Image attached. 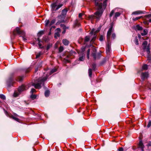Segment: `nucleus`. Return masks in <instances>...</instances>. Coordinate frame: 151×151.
<instances>
[{
  "instance_id": "29",
  "label": "nucleus",
  "mask_w": 151,
  "mask_h": 151,
  "mask_svg": "<svg viewBox=\"0 0 151 151\" xmlns=\"http://www.w3.org/2000/svg\"><path fill=\"white\" fill-rule=\"evenodd\" d=\"M142 17V16H140L139 17H136V18H133V20L134 21H136L138 19H141Z\"/></svg>"
},
{
  "instance_id": "21",
  "label": "nucleus",
  "mask_w": 151,
  "mask_h": 151,
  "mask_svg": "<svg viewBox=\"0 0 151 151\" xmlns=\"http://www.w3.org/2000/svg\"><path fill=\"white\" fill-rule=\"evenodd\" d=\"M37 40L38 41V44L40 48H42L43 47L42 46V45L40 43L41 40H40L39 38H37Z\"/></svg>"
},
{
  "instance_id": "35",
  "label": "nucleus",
  "mask_w": 151,
  "mask_h": 151,
  "mask_svg": "<svg viewBox=\"0 0 151 151\" xmlns=\"http://www.w3.org/2000/svg\"><path fill=\"white\" fill-rule=\"evenodd\" d=\"M90 50L89 49H88L87 52V57L88 59L89 58V54L90 52Z\"/></svg>"
},
{
  "instance_id": "46",
  "label": "nucleus",
  "mask_w": 151,
  "mask_h": 151,
  "mask_svg": "<svg viewBox=\"0 0 151 151\" xmlns=\"http://www.w3.org/2000/svg\"><path fill=\"white\" fill-rule=\"evenodd\" d=\"M51 46L50 45H48L46 48L47 50H48Z\"/></svg>"
},
{
  "instance_id": "23",
  "label": "nucleus",
  "mask_w": 151,
  "mask_h": 151,
  "mask_svg": "<svg viewBox=\"0 0 151 151\" xmlns=\"http://www.w3.org/2000/svg\"><path fill=\"white\" fill-rule=\"evenodd\" d=\"M37 96L36 95L31 94L30 96V98L33 100L35 99L36 98Z\"/></svg>"
},
{
  "instance_id": "22",
  "label": "nucleus",
  "mask_w": 151,
  "mask_h": 151,
  "mask_svg": "<svg viewBox=\"0 0 151 151\" xmlns=\"http://www.w3.org/2000/svg\"><path fill=\"white\" fill-rule=\"evenodd\" d=\"M115 10H116V9H115L113 10H112L111 11V12L109 14V15L110 17H112L113 16V14L114 13V12H115Z\"/></svg>"
},
{
  "instance_id": "45",
  "label": "nucleus",
  "mask_w": 151,
  "mask_h": 151,
  "mask_svg": "<svg viewBox=\"0 0 151 151\" xmlns=\"http://www.w3.org/2000/svg\"><path fill=\"white\" fill-rule=\"evenodd\" d=\"M111 37L113 39H114L116 37L115 34L114 33L112 35Z\"/></svg>"
},
{
  "instance_id": "57",
  "label": "nucleus",
  "mask_w": 151,
  "mask_h": 151,
  "mask_svg": "<svg viewBox=\"0 0 151 151\" xmlns=\"http://www.w3.org/2000/svg\"><path fill=\"white\" fill-rule=\"evenodd\" d=\"M148 21L149 22H151V19H150Z\"/></svg>"
},
{
  "instance_id": "12",
  "label": "nucleus",
  "mask_w": 151,
  "mask_h": 151,
  "mask_svg": "<svg viewBox=\"0 0 151 151\" xmlns=\"http://www.w3.org/2000/svg\"><path fill=\"white\" fill-rule=\"evenodd\" d=\"M138 147L139 148H141L142 151H144V146L142 140L139 141L138 145Z\"/></svg>"
},
{
  "instance_id": "52",
  "label": "nucleus",
  "mask_w": 151,
  "mask_h": 151,
  "mask_svg": "<svg viewBox=\"0 0 151 151\" xmlns=\"http://www.w3.org/2000/svg\"><path fill=\"white\" fill-rule=\"evenodd\" d=\"M147 146H151V142H149L148 145H147Z\"/></svg>"
},
{
  "instance_id": "19",
  "label": "nucleus",
  "mask_w": 151,
  "mask_h": 151,
  "mask_svg": "<svg viewBox=\"0 0 151 151\" xmlns=\"http://www.w3.org/2000/svg\"><path fill=\"white\" fill-rule=\"evenodd\" d=\"M50 91L48 90H46L45 92V95L46 97H48L50 95Z\"/></svg>"
},
{
  "instance_id": "38",
  "label": "nucleus",
  "mask_w": 151,
  "mask_h": 151,
  "mask_svg": "<svg viewBox=\"0 0 151 151\" xmlns=\"http://www.w3.org/2000/svg\"><path fill=\"white\" fill-rule=\"evenodd\" d=\"M60 36L59 33V32H55V37H59Z\"/></svg>"
},
{
  "instance_id": "17",
  "label": "nucleus",
  "mask_w": 151,
  "mask_h": 151,
  "mask_svg": "<svg viewBox=\"0 0 151 151\" xmlns=\"http://www.w3.org/2000/svg\"><path fill=\"white\" fill-rule=\"evenodd\" d=\"M121 12H116L114 14V18L116 19L117 17L121 15Z\"/></svg>"
},
{
  "instance_id": "9",
  "label": "nucleus",
  "mask_w": 151,
  "mask_h": 151,
  "mask_svg": "<svg viewBox=\"0 0 151 151\" xmlns=\"http://www.w3.org/2000/svg\"><path fill=\"white\" fill-rule=\"evenodd\" d=\"M68 12V10L67 8H65L62 10V11L61 15L58 17V18L59 19H60L61 17H63V18H64V17L66 15L67 13Z\"/></svg>"
},
{
  "instance_id": "53",
  "label": "nucleus",
  "mask_w": 151,
  "mask_h": 151,
  "mask_svg": "<svg viewBox=\"0 0 151 151\" xmlns=\"http://www.w3.org/2000/svg\"><path fill=\"white\" fill-rule=\"evenodd\" d=\"M43 40H45V42H46L47 41V39L46 37H44L43 38Z\"/></svg>"
},
{
  "instance_id": "42",
  "label": "nucleus",
  "mask_w": 151,
  "mask_h": 151,
  "mask_svg": "<svg viewBox=\"0 0 151 151\" xmlns=\"http://www.w3.org/2000/svg\"><path fill=\"white\" fill-rule=\"evenodd\" d=\"M35 88L37 89H40L41 87V86H34Z\"/></svg>"
},
{
  "instance_id": "41",
  "label": "nucleus",
  "mask_w": 151,
  "mask_h": 151,
  "mask_svg": "<svg viewBox=\"0 0 151 151\" xmlns=\"http://www.w3.org/2000/svg\"><path fill=\"white\" fill-rule=\"evenodd\" d=\"M135 44H136V45H138L139 44L138 40L137 37H136L135 39Z\"/></svg>"
},
{
  "instance_id": "48",
  "label": "nucleus",
  "mask_w": 151,
  "mask_h": 151,
  "mask_svg": "<svg viewBox=\"0 0 151 151\" xmlns=\"http://www.w3.org/2000/svg\"><path fill=\"white\" fill-rule=\"evenodd\" d=\"M83 15V13H80L79 14V18H81L82 17V15Z\"/></svg>"
},
{
  "instance_id": "56",
  "label": "nucleus",
  "mask_w": 151,
  "mask_h": 151,
  "mask_svg": "<svg viewBox=\"0 0 151 151\" xmlns=\"http://www.w3.org/2000/svg\"><path fill=\"white\" fill-rule=\"evenodd\" d=\"M65 32V30H64L63 32V33H64Z\"/></svg>"
},
{
  "instance_id": "43",
  "label": "nucleus",
  "mask_w": 151,
  "mask_h": 151,
  "mask_svg": "<svg viewBox=\"0 0 151 151\" xmlns=\"http://www.w3.org/2000/svg\"><path fill=\"white\" fill-rule=\"evenodd\" d=\"M151 126V121H149V122L148 123V124L147 126V127L148 128L150 127V126Z\"/></svg>"
},
{
  "instance_id": "28",
  "label": "nucleus",
  "mask_w": 151,
  "mask_h": 151,
  "mask_svg": "<svg viewBox=\"0 0 151 151\" xmlns=\"http://www.w3.org/2000/svg\"><path fill=\"white\" fill-rule=\"evenodd\" d=\"M147 34V32L145 29H144L143 32L141 33L142 36H144L146 35Z\"/></svg>"
},
{
  "instance_id": "40",
  "label": "nucleus",
  "mask_w": 151,
  "mask_h": 151,
  "mask_svg": "<svg viewBox=\"0 0 151 151\" xmlns=\"http://www.w3.org/2000/svg\"><path fill=\"white\" fill-rule=\"evenodd\" d=\"M85 40L86 42L88 41L89 40V37L88 36H86Z\"/></svg>"
},
{
  "instance_id": "2",
  "label": "nucleus",
  "mask_w": 151,
  "mask_h": 151,
  "mask_svg": "<svg viewBox=\"0 0 151 151\" xmlns=\"http://www.w3.org/2000/svg\"><path fill=\"white\" fill-rule=\"evenodd\" d=\"M57 70V69L55 68L52 69L49 74L45 73L44 76L39 78L37 81L35 83H33L31 85H41V84L43 85L49 76L56 72Z\"/></svg>"
},
{
  "instance_id": "39",
  "label": "nucleus",
  "mask_w": 151,
  "mask_h": 151,
  "mask_svg": "<svg viewBox=\"0 0 151 151\" xmlns=\"http://www.w3.org/2000/svg\"><path fill=\"white\" fill-rule=\"evenodd\" d=\"M12 86H7L6 88L9 91H10L11 90Z\"/></svg>"
},
{
  "instance_id": "62",
  "label": "nucleus",
  "mask_w": 151,
  "mask_h": 151,
  "mask_svg": "<svg viewBox=\"0 0 151 151\" xmlns=\"http://www.w3.org/2000/svg\"><path fill=\"white\" fill-rule=\"evenodd\" d=\"M28 71H28V70H27L26 71V72L27 73V72H28Z\"/></svg>"
},
{
  "instance_id": "30",
  "label": "nucleus",
  "mask_w": 151,
  "mask_h": 151,
  "mask_svg": "<svg viewBox=\"0 0 151 151\" xmlns=\"http://www.w3.org/2000/svg\"><path fill=\"white\" fill-rule=\"evenodd\" d=\"M63 50V47L62 46H61L59 47V51L60 52H61Z\"/></svg>"
},
{
  "instance_id": "8",
  "label": "nucleus",
  "mask_w": 151,
  "mask_h": 151,
  "mask_svg": "<svg viewBox=\"0 0 151 151\" xmlns=\"http://www.w3.org/2000/svg\"><path fill=\"white\" fill-rule=\"evenodd\" d=\"M98 31L95 30L94 29H93L90 32L91 35H93V37L92 39H91V42L92 43L96 39V34L98 32Z\"/></svg>"
},
{
  "instance_id": "61",
  "label": "nucleus",
  "mask_w": 151,
  "mask_h": 151,
  "mask_svg": "<svg viewBox=\"0 0 151 151\" xmlns=\"http://www.w3.org/2000/svg\"><path fill=\"white\" fill-rule=\"evenodd\" d=\"M7 113H8L6 111V114Z\"/></svg>"
},
{
  "instance_id": "6",
  "label": "nucleus",
  "mask_w": 151,
  "mask_h": 151,
  "mask_svg": "<svg viewBox=\"0 0 151 151\" xmlns=\"http://www.w3.org/2000/svg\"><path fill=\"white\" fill-rule=\"evenodd\" d=\"M63 6L62 4L57 5V2H55L51 4V10L52 12L58 10Z\"/></svg>"
},
{
  "instance_id": "4",
  "label": "nucleus",
  "mask_w": 151,
  "mask_h": 151,
  "mask_svg": "<svg viewBox=\"0 0 151 151\" xmlns=\"http://www.w3.org/2000/svg\"><path fill=\"white\" fill-rule=\"evenodd\" d=\"M85 48L82 47L81 50L78 52L79 54V60L81 61H83L85 58V53L84 52Z\"/></svg>"
},
{
  "instance_id": "51",
  "label": "nucleus",
  "mask_w": 151,
  "mask_h": 151,
  "mask_svg": "<svg viewBox=\"0 0 151 151\" xmlns=\"http://www.w3.org/2000/svg\"><path fill=\"white\" fill-rule=\"evenodd\" d=\"M146 17H151V14H149L147 15L146 16Z\"/></svg>"
},
{
  "instance_id": "14",
  "label": "nucleus",
  "mask_w": 151,
  "mask_h": 151,
  "mask_svg": "<svg viewBox=\"0 0 151 151\" xmlns=\"http://www.w3.org/2000/svg\"><path fill=\"white\" fill-rule=\"evenodd\" d=\"M145 12L142 11H137L132 12V14L138 15L141 14H144Z\"/></svg>"
},
{
  "instance_id": "47",
  "label": "nucleus",
  "mask_w": 151,
  "mask_h": 151,
  "mask_svg": "<svg viewBox=\"0 0 151 151\" xmlns=\"http://www.w3.org/2000/svg\"><path fill=\"white\" fill-rule=\"evenodd\" d=\"M40 55L41 54L40 53L37 55L36 56V58H39L40 56Z\"/></svg>"
},
{
  "instance_id": "33",
  "label": "nucleus",
  "mask_w": 151,
  "mask_h": 151,
  "mask_svg": "<svg viewBox=\"0 0 151 151\" xmlns=\"http://www.w3.org/2000/svg\"><path fill=\"white\" fill-rule=\"evenodd\" d=\"M0 98L3 100H4L6 99L5 96L4 95L2 94H0Z\"/></svg>"
},
{
  "instance_id": "63",
  "label": "nucleus",
  "mask_w": 151,
  "mask_h": 151,
  "mask_svg": "<svg viewBox=\"0 0 151 151\" xmlns=\"http://www.w3.org/2000/svg\"><path fill=\"white\" fill-rule=\"evenodd\" d=\"M51 28H50V31H51Z\"/></svg>"
},
{
  "instance_id": "55",
  "label": "nucleus",
  "mask_w": 151,
  "mask_h": 151,
  "mask_svg": "<svg viewBox=\"0 0 151 151\" xmlns=\"http://www.w3.org/2000/svg\"><path fill=\"white\" fill-rule=\"evenodd\" d=\"M56 30H58V31L60 32V29L59 28H57Z\"/></svg>"
},
{
  "instance_id": "27",
  "label": "nucleus",
  "mask_w": 151,
  "mask_h": 151,
  "mask_svg": "<svg viewBox=\"0 0 151 151\" xmlns=\"http://www.w3.org/2000/svg\"><path fill=\"white\" fill-rule=\"evenodd\" d=\"M44 34V31H41L39 32L37 34V35L38 37L41 36L42 35Z\"/></svg>"
},
{
  "instance_id": "25",
  "label": "nucleus",
  "mask_w": 151,
  "mask_h": 151,
  "mask_svg": "<svg viewBox=\"0 0 151 151\" xmlns=\"http://www.w3.org/2000/svg\"><path fill=\"white\" fill-rule=\"evenodd\" d=\"M10 117L11 118H12L14 119V120H15V121L18 122L19 120V119L18 118H16V117H14V116L13 115H12L10 116Z\"/></svg>"
},
{
  "instance_id": "15",
  "label": "nucleus",
  "mask_w": 151,
  "mask_h": 151,
  "mask_svg": "<svg viewBox=\"0 0 151 151\" xmlns=\"http://www.w3.org/2000/svg\"><path fill=\"white\" fill-rule=\"evenodd\" d=\"M147 42L146 41H145L143 42L142 43V48L143 50H145L147 48Z\"/></svg>"
},
{
  "instance_id": "18",
  "label": "nucleus",
  "mask_w": 151,
  "mask_h": 151,
  "mask_svg": "<svg viewBox=\"0 0 151 151\" xmlns=\"http://www.w3.org/2000/svg\"><path fill=\"white\" fill-rule=\"evenodd\" d=\"M93 47V52L92 53V55L93 56V57L95 59L96 58V49L95 47Z\"/></svg>"
},
{
  "instance_id": "16",
  "label": "nucleus",
  "mask_w": 151,
  "mask_h": 151,
  "mask_svg": "<svg viewBox=\"0 0 151 151\" xmlns=\"http://www.w3.org/2000/svg\"><path fill=\"white\" fill-rule=\"evenodd\" d=\"M63 43L65 45H68L69 43V41L66 39L63 40Z\"/></svg>"
},
{
  "instance_id": "11",
  "label": "nucleus",
  "mask_w": 151,
  "mask_h": 151,
  "mask_svg": "<svg viewBox=\"0 0 151 151\" xmlns=\"http://www.w3.org/2000/svg\"><path fill=\"white\" fill-rule=\"evenodd\" d=\"M148 77V73L145 72L142 73L141 78L143 80H144L145 78H147Z\"/></svg>"
},
{
  "instance_id": "37",
  "label": "nucleus",
  "mask_w": 151,
  "mask_h": 151,
  "mask_svg": "<svg viewBox=\"0 0 151 151\" xmlns=\"http://www.w3.org/2000/svg\"><path fill=\"white\" fill-rule=\"evenodd\" d=\"M80 23L78 22V20H76L75 22V24L76 26H79L80 25Z\"/></svg>"
},
{
  "instance_id": "24",
  "label": "nucleus",
  "mask_w": 151,
  "mask_h": 151,
  "mask_svg": "<svg viewBox=\"0 0 151 151\" xmlns=\"http://www.w3.org/2000/svg\"><path fill=\"white\" fill-rule=\"evenodd\" d=\"M45 26H50V22L49 20H46L45 22Z\"/></svg>"
},
{
  "instance_id": "58",
  "label": "nucleus",
  "mask_w": 151,
  "mask_h": 151,
  "mask_svg": "<svg viewBox=\"0 0 151 151\" xmlns=\"http://www.w3.org/2000/svg\"><path fill=\"white\" fill-rule=\"evenodd\" d=\"M66 60V61H67V62H69V60Z\"/></svg>"
},
{
  "instance_id": "10",
  "label": "nucleus",
  "mask_w": 151,
  "mask_h": 151,
  "mask_svg": "<svg viewBox=\"0 0 151 151\" xmlns=\"http://www.w3.org/2000/svg\"><path fill=\"white\" fill-rule=\"evenodd\" d=\"M15 31L19 35H21L24 36L25 35L24 32L22 30H21L18 27L16 28Z\"/></svg>"
},
{
  "instance_id": "32",
  "label": "nucleus",
  "mask_w": 151,
  "mask_h": 151,
  "mask_svg": "<svg viewBox=\"0 0 151 151\" xmlns=\"http://www.w3.org/2000/svg\"><path fill=\"white\" fill-rule=\"evenodd\" d=\"M89 72V75L90 77H91L92 76V69L91 68H90L88 70Z\"/></svg>"
},
{
  "instance_id": "20",
  "label": "nucleus",
  "mask_w": 151,
  "mask_h": 151,
  "mask_svg": "<svg viewBox=\"0 0 151 151\" xmlns=\"http://www.w3.org/2000/svg\"><path fill=\"white\" fill-rule=\"evenodd\" d=\"M143 29L142 28L140 27L139 24L137 25L136 26L135 29L138 30H141Z\"/></svg>"
},
{
  "instance_id": "50",
  "label": "nucleus",
  "mask_w": 151,
  "mask_h": 151,
  "mask_svg": "<svg viewBox=\"0 0 151 151\" xmlns=\"http://www.w3.org/2000/svg\"><path fill=\"white\" fill-rule=\"evenodd\" d=\"M144 23L145 24L147 25H148L149 24V23L148 21L144 22Z\"/></svg>"
},
{
  "instance_id": "7",
  "label": "nucleus",
  "mask_w": 151,
  "mask_h": 151,
  "mask_svg": "<svg viewBox=\"0 0 151 151\" xmlns=\"http://www.w3.org/2000/svg\"><path fill=\"white\" fill-rule=\"evenodd\" d=\"M6 82L9 85L15 84V81L13 78V75H10L6 80Z\"/></svg>"
},
{
  "instance_id": "5",
  "label": "nucleus",
  "mask_w": 151,
  "mask_h": 151,
  "mask_svg": "<svg viewBox=\"0 0 151 151\" xmlns=\"http://www.w3.org/2000/svg\"><path fill=\"white\" fill-rule=\"evenodd\" d=\"M26 89L25 86H21L18 89V91H15L13 94V96L14 97H17L22 92Z\"/></svg>"
},
{
  "instance_id": "54",
  "label": "nucleus",
  "mask_w": 151,
  "mask_h": 151,
  "mask_svg": "<svg viewBox=\"0 0 151 151\" xmlns=\"http://www.w3.org/2000/svg\"><path fill=\"white\" fill-rule=\"evenodd\" d=\"M93 69H94V70H95V65H93Z\"/></svg>"
},
{
  "instance_id": "3",
  "label": "nucleus",
  "mask_w": 151,
  "mask_h": 151,
  "mask_svg": "<svg viewBox=\"0 0 151 151\" xmlns=\"http://www.w3.org/2000/svg\"><path fill=\"white\" fill-rule=\"evenodd\" d=\"M112 27L111 26L109 29L107 35V41L108 44L106 45V51L107 53H109L111 50V44L110 42V37L112 32Z\"/></svg>"
},
{
  "instance_id": "49",
  "label": "nucleus",
  "mask_w": 151,
  "mask_h": 151,
  "mask_svg": "<svg viewBox=\"0 0 151 151\" xmlns=\"http://www.w3.org/2000/svg\"><path fill=\"white\" fill-rule=\"evenodd\" d=\"M123 149L122 147H120L119 149V151H123Z\"/></svg>"
},
{
  "instance_id": "36",
  "label": "nucleus",
  "mask_w": 151,
  "mask_h": 151,
  "mask_svg": "<svg viewBox=\"0 0 151 151\" xmlns=\"http://www.w3.org/2000/svg\"><path fill=\"white\" fill-rule=\"evenodd\" d=\"M36 90L35 89L32 88L30 91V93L31 94H32L34 93H36Z\"/></svg>"
},
{
  "instance_id": "1",
  "label": "nucleus",
  "mask_w": 151,
  "mask_h": 151,
  "mask_svg": "<svg viewBox=\"0 0 151 151\" xmlns=\"http://www.w3.org/2000/svg\"><path fill=\"white\" fill-rule=\"evenodd\" d=\"M102 0H94L95 5L98 11L96 12L94 15H89L88 18L91 20L95 18L99 19L102 13L103 9H105L107 5L106 2L107 0H105L103 4L101 2Z\"/></svg>"
},
{
  "instance_id": "59",
  "label": "nucleus",
  "mask_w": 151,
  "mask_h": 151,
  "mask_svg": "<svg viewBox=\"0 0 151 151\" xmlns=\"http://www.w3.org/2000/svg\"><path fill=\"white\" fill-rule=\"evenodd\" d=\"M51 34V32H50L49 33V35H50Z\"/></svg>"
},
{
  "instance_id": "31",
  "label": "nucleus",
  "mask_w": 151,
  "mask_h": 151,
  "mask_svg": "<svg viewBox=\"0 0 151 151\" xmlns=\"http://www.w3.org/2000/svg\"><path fill=\"white\" fill-rule=\"evenodd\" d=\"M23 77L22 76H19L17 79V81H21L23 79Z\"/></svg>"
},
{
  "instance_id": "60",
  "label": "nucleus",
  "mask_w": 151,
  "mask_h": 151,
  "mask_svg": "<svg viewBox=\"0 0 151 151\" xmlns=\"http://www.w3.org/2000/svg\"><path fill=\"white\" fill-rule=\"evenodd\" d=\"M52 27H53L54 28H55V26H52Z\"/></svg>"
},
{
  "instance_id": "44",
  "label": "nucleus",
  "mask_w": 151,
  "mask_h": 151,
  "mask_svg": "<svg viewBox=\"0 0 151 151\" xmlns=\"http://www.w3.org/2000/svg\"><path fill=\"white\" fill-rule=\"evenodd\" d=\"M104 37L102 35L100 36L99 37V40L100 41H102L103 40Z\"/></svg>"
},
{
  "instance_id": "64",
  "label": "nucleus",
  "mask_w": 151,
  "mask_h": 151,
  "mask_svg": "<svg viewBox=\"0 0 151 151\" xmlns=\"http://www.w3.org/2000/svg\"><path fill=\"white\" fill-rule=\"evenodd\" d=\"M37 71V69H36L35 71L36 72Z\"/></svg>"
},
{
  "instance_id": "26",
  "label": "nucleus",
  "mask_w": 151,
  "mask_h": 151,
  "mask_svg": "<svg viewBox=\"0 0 151 151\" xmlns=\"http://www.w3.org/2000/svg\"><path fill=\"white\" fill-rule=\"evenodd\" d=\"M142 68L143 70H147V65L146 64L142 66Z\"/></svg>"
},
{
  "instance_id": "13",
  "label": "nucleus",
  "mask_w": 151,
  "mask_h": 151,
  "mask_svg": "<svg viewBox=\"0 0 151 151\" xmlns=\"http://www.w3.org/2000/svg\"><path fill=\"white\" fill-rule=\"evenodd\" d=\"M146 51L147 55V57L148 59H149L150 60H151L150 59V47L149 45H148L147 48H146Z\"/></svg>"
},
{
  "instance_id": "34",
  "label": "nucleus",
  "mask_w": 151,
  "mask_h": 151,
  "mask_svg": "<svg viewBox=\"0 0 151 151\" xmlns=\"http://www.w3.org/2000/svg\"><path fill=\"white\" fill-rule=\"evenodd\" d=\"M55 19H53L52 20L51 22L50 23V26H51L52 24H53L55 23Z\"/></svg>"
}]
</instances>
